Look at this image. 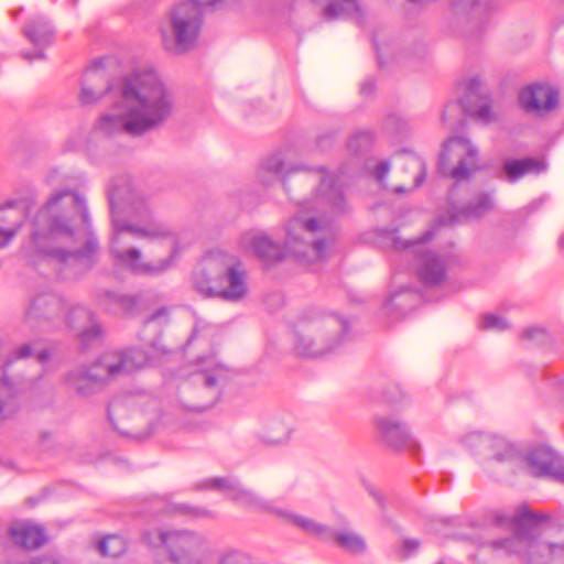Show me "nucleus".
Segmentation results:
<instances>
[{"mask_svg":"<svg viewBox=\"0 0 564 564\" xmlns=\"http://www.w3.org/2000/svg\"><path fill=\"white\" fill-rule=\"evenodd\" d=\"M347 322L335 314L312 312L294 327L293 349L297 356L318 358L333 351L347 333Z\"/></svg>","mask_w":564,"mask_h":564,"instance_id":"obj_8","label":"nucleus"},{"mask_svg":"<svg viewBox=\"0 0 564 564\" xmlns=\"http://www.w3.org/2000/svg\"><path fill=\"white\" fill-rule=\"evenodd\" d=\"M123 411V406L119 401H112L108 406V417L111 421L115 429L119 430V426L116 423V417L121 414Z\"/></svg>","mask_w":564,"mask_h":564,"instance_id":"obj_38","label":"nucleus"},{"mask_svg":"<svg viewBox=\"0 0 564 564\" xmlns=\"http://www.w3.org/2000/svg\"><path fill=\"white\" fill-rule=\"evenodd\" d=\"M489 4H490V0H473L471 1V7H475V9L481 8V7H484L485 9H488Z\"/></svg>","mask_w":564,"mask_h":564,"instance_id":"obj_44","label":"nucleus"},{"mask_svg":"<svg viewBox=\"0 0 564 564\" xmlns=\"http://www.w3.org/2000/svg\"><path fill=\"white\" fill-rule=\"evenodd\" d=\"M196 489L221 491L228 499L249 509L270 513L284 523L294 525L304 533L321 541L328 542L330 528L305 516L278 507L273 500H268L257 492L245 488L235 477H212L195 485Z\"/></svg>","mask_w":564,"mask_h":564,"instance_id":"obj_7","label":"nucleus"},{"mask_svg":"<svg viewBox=\"0 0 564 564\" xmlns=\"http://www.w3.org/2000/svg\"><path fill=\"white\" fill-rule=\"evenodd\" d=\"M523 335L530 339H535V338L539 339V338H543L545 336V333L542 328L532 327V328L525 329Z\"/></svg>","mask_w":564,"mask_h":564,"instance_id":"obj_42","label":"nucleus"},{"mask_svg":"<svg viewBox=\"0 0 564 564\" xmlns=\"http://www.w3.org/2000/svg\"><path fill=\"white\" fill-rule=\"evenodd\" d=\"M494 207V202L488 194H481L469 205L463 208L454 207L447 220L441 219L443 224L454 225L462 221L477 219L486 215Z\"/></svg>","mask_w":564,"mask_h":564,"instance_id":"obj_24","label":"nucleus"},{"mask_svg":"<svg viewBox=\"0 0 564 564\" xmlns=\"http://www.w3.org/2000/svg\"><path fill=\"white\" fill-rule=\"evenodd\" d=\"M221 0H187L176 4L160 28L162 45L171 54L192 50L198 39L205 6L216 7Z\"/></svg>","mask_w":564,"mask_h":564,"instance_id":"obj_10","label":"nucleus"},{"mask_svg":"<svg viewBox=\"0 0 564 564\" xmlns=\"http://www.w3.org/2000/svg\"><path fill=\"white\" fill-rule=\"evenodd\" d=\"M91 313L84 306L77 305L72 307L66 316V322L70 327H76V324H85L91 322Z\"/></svg>","mask_w":564,"mask_h":564,"instance_id":"obj_34","label":"nucleus"},{"mask_svg":"<svg viewBox=\"0 0 564 564\" xmlns=\"http://www.w3.org/2000/svg\"><path fill=\"white\" fill-rule=\"evenodd\" d=\"M105 97L112 104L95 130L108 137L120 132L141 137L155 131L172 117L175 107L173 93L156 70L138 68L115 84L101 63H96L84 73L79 101L93 105Z\"/></svg>","mask_w":564,"mask_h":564,"instance_id":"obj_2","label":"nucleus"},{"mask_svg":"<svg viewBox=\"0 0 564 564\" xmlns=\"http://www.w3.org/2000/svg\"><path fill=\"white\" fill-rule=\"evenodd\" d=\"M288 235L284 239V246L272 240L269 235L259 229H250L242 232L238 240L239 249L246 254H254L260 260L268 264L281 261L284 258L285 251L292 253L299 261L306 263H314L327 259L334 251L335 245V229L333 228V239L329 249L318 258L301 254L292 250L286 243Z\"/></svg>","mask_w":564,"mask_h":564,"instance_id":"obj_11","label":"nucleus"},{"mask_svg":"<svg viewBox=\"0 0 564 564\" xmlns=\"http://www.w3.org/2000/svg\"><path fill=\"white\" fill-rule=\"evenodd\" d=\"M15 354H17L18 358H25V357L31 356L32 348L30 345H23L17 349Z\"/></svg>","mask_w":564,"mask_h":564,"instance_id":"obj_43","label":"nucleus"},{"mask_svg":"<svg viewBox=\"0 0 564 564\" xmlns=\"http://www.w3.org/2000/svg\"><path fill=\"white\" fill-rule=\"evenodd\" d=\"M373 425L379 441L388 448L393 451L408 448L413 454L420 452L421 445L408 425L394 415L377 414Z\"/></svg>","mask_w":564,"mask_h":564,"instance_id":"obj_17","label":"nucleus"},{"mask_svg":"<svg viewBox=\"0 0 564 564\" xmlns=\"http://www.w3.org/2000/svg\"><path fill=\"white\" fill-rule=\"evenodd\" d=\"M149 364V356L143 349L133 348L127 351H110L105 354L97 364L88 368L69 371L65 382L80 395L94 393L97 384L108 377L127 375L142 369Z\"/></svg>","mask_w":564,"mask_h":564,"instance_id":"obj_9","label":"nucleus"},{"mask_svg":"<svg viewBox=\"0 0 564 564\" xmlns=\"http://www.w3.org/2000/svg\"><path fill=\"white\" fill-rule=\"evenodd\" d=\"M215 564H254L252 557L237 549H225L217 555Z\"/></svg>","mask_w":564,"mask_h":564,"instance_id":"obj_33","label":"nucleus"},{"mask_svg":"<svg viewBox=\"0 0 564 564\" xmlns=\"http://www.w3.org/2000/svg\"><path fill=\"white\" fill-rule=\"evenodd\" d=\"M127 549L124 539L117 534H110L98 542V551L104 556L116 557Z\"/></svg>","mask_w":564,"mask_h":564,"instance_id":"obj_30","label":"nucleus"},{"mask_svg":"<svg viewBox=\"0 0 564 564\" xmlns=\"http://www.w3.org/2000/svg\"><path fill=\"white\" fill-rule=\"evenodd\" d=\"M65 304L63 300L53 293L37 294L26 310L29 319H54L64 315Z\"/></svg>","mask_w":564,"mask_h":564,"instance_id":"obj_23","label":"nucleus"},{"mask_svg":"<svg viewBox=\"0 0 564 564\" xmlns=\"http://www.w3.org/2000/svg\"><path fill=\"white\" fill-rule=\"evenodd\" d=\"M430 238V231L415 241L394 238V247L397 249L413 248L416 254L415 268L419 276L425 284L435 285L444 281L446 276L447 259L424 249L423 242Z\"/></svg>","mask_w":564,"mask_h":564,"instance_id":"obj_16","label":"nucleus"},{"mask_svg":"<svg viewBox=\"0 0 564 564\" xmlns=\"http://www.w3.org/2000/svg\"><path fill=\"white\" fill-rule=\"evenodd\" d=\"M390 170L388 162H380L375 169V177L378 182H382L384 177L388 175Z\"/></svg>","mask_w":564,"mask_h":564,"instance_id":"obj_39","label":"nucleus"},{"mask_svg":"<svg viewBox=\"0 0 564 564\" xmlns=\"http://www.w3.org/2000/svg\"><path fill=\"white\" fill-rule=\"evenodd\" d=\"M560 243H561L562 247H564V237L561 238Z\"/></svg>","mask_w":564,"mask_h":564,"instance_id":"obj_54","label":"nucleus"},{"mask_svg":"<svg viewBox=\"0 0 564 564\" xmlns=\"http://www.w3.org/2000/svg\"><path fill=\"white\" fill-rule=\"evenodd\" d=\"M14 411V392L12 383L7 377H0V417Z\"/></svg>","mask_w":564,"mask_h":564,"instance_id":"obj_31","label":"nucleus"},{"mask_svg":"<svg viewBox=\"0 0 564 564\" xmlns=\"http://www.w3.org/2000/svg\"><path fill=\"white\" fill-rule=\"evenodd\" d=\"M112 236L110 252L117 263L139 274H160L171 269L194 241L189 229H176L153 217L142 193L123 178L109 185Z\"/></svg>","mask_w":564,"mask_h":564,"instance_id":"obj_1","label":"nucleus"},{"mask_svg":"<svg viewBox=\"0 0 564 564\" xmlns=\"http://www.w3.org/2000/svg\"><path fill=\"white\" fill-rule=\"evenodd\" d=\"M177 509H180V511H182V512H189L188 507H186V506H180V507H177Z\"/></svg>","mask_w":564,"mask_h":564,"instance_id":"obj_50","label":"nucleus"},{"mask_svg":"<svg viewBox=\"0 0 564 564\" xmlns=\"http://www.w3.org/2000/svg\"><path fill=\"white\" fill-rule=\"evenodd\" d=\"M294 431L291 416L274 415L262 420L253 430L252 437L262 447H282L291 442Z\"/></svg>","mask_w":564,"mask_h":564,"instance_id":"obj_18","label":"nucleus"},{"mask_svg":"<svg viewBox=\"0 0 564 564\" xmlns=\"http://www.w3.org/2000/svg\"><path fill=\"white\" fill-rule=\"evenodd\" d=\"M24 224L23 212L15 207L14 200L0 205V249L8 247Z\"/></svg>","mask_w":564,"mask_h":564,"instance_id":"obj_21","label":"nucleus"},{"mask_svg":"<svg viewBox=\"0 0 564 564\" xmlns=\"http://www.w3.org/2000/svg\"><path fill=\"white\" fill-rule=\"evenodd\" d=\"M156 505H163V501L162 500H156L155 502Z\"/></svg>","mask_w":564,"mask_h":564,"instance_id":"obj_55","label":"nucleus"},{"mask_svg":"<svg viewBox=\"0 0 564 564\" xmlns=\"http://www.w3.org/2000/svg\"><path fill=\"white\" fill-rule=\"evenodd\" d=\"M399 160L401 161V164L404 170H406V171L413 170L417 173L414 177L413 187L420 186L424 182V178H425L424 162L420 158H417L415 155H411L409 153L402 154L399 158Z\"/></svg>","mask_w":564,"mask_h":564,"instance_id":"obj_32","label":"nucleus"},{"mask_svg":"<svg viewBox=\"0 0 564 564\" xmlns=\"http://www.w3.org/2000/svg\"><path fill=\"white\" fill-rule=\"evenodd\" d=\"M197 362L200 368L195 375V382L203 383L206 388H214L225 375L224 367L214 357H202Z\"/></svg>","mask_w":564,"mask_h":564,"instance_id":"obj_29","label":"nucleus"},{"mask_svg":"<svg viewBox=\"0 0 564 564\" xmlns=\"http://www.w3.org/2000/svg\"><path fill=\"white\" fill-rule=\"evenodd\" d=\"M398 296H399V293H392V294H390V295H389V297H388V300H387V302L384 303V306H386L387 308H390V307L393 305V303H394V301H395V299H397Z\"/></svg>","mask_w":564,"mask_h":564,"instance_id":"obj_46","label":"nucleus"},{"mask_svg":"<svg viewBox=\"0 0 564 564\" xmlns=\"http://www.w3.org/2000/svg\"><path fill=\"white\" fill-rule=\"evenodd\" d=\"M420 546V542L415 539H406L403 541V552L404 556H410L414 553Z\"/></svg>","mask_w":564,"mask_h":564,"instance_id":"obj_41","label":"nucleus"},{"mask_svg":"<svg viewBox=\"0 0 564 564\" xmlns=\"http://www.w3.org/2000/svg\"><path fill=\"white\" fill-rule=\"evenodd\" d=\"M395 192H398V193H403V192H404V188H403V187H397V188H395Z\"/></svg>","mask_w":564,"mask_h":564,"instance_id":"obj_52","label":"nucleus"},{"mask_svg":"<svg viewBox=\"0 0 564 564\" xmlns=\"http://www.w3.org/2000/svg\"><path fill=\"white\" fill-rule=\"evenodd\" d=\"M479 327L482 329H490V330H505L509 327V322L496 314H486L482 316Z\"/></svg>","mask_w":564,"mask_h":564,"instance_id":"obj_35","label":"nucleus"},{"mask_svg":"<svg viewBox=\"0 0 564 564\" xmlns=\"http://www.w3.org/2000/svg\"><path fill=\"white\" fill-rule=\"evenodd\" d=\"M198 337H199V332H198V329H197V328H195V329H194V332H193V335H192V340H195V339H197Z\"/></svg>","mask_w":564,"mask_h":564,"instance_id":"obj_49","label":"nucleus"},{"mask_svg":"<svg viewBox=\"0 0 564 564\" xmlns=\"http://www.w3.org/2000/svg\"><path fill=\"white\" fill-rule=\"evenodd\" d=\"M370 142V134L367 132L356 133L348 143L349 149L357 151L361 145H366Z\"/></svg>","mask_w":564,"mask_h":564,"instance_id":"obj_37","label":"nucleus"},{"mask_svg":"<svg viewBox=\"0 0 564 564\" xmlns=\"http://www.w3.org/2000/svg\"><path fill=\"white\" fill-rule=\"evenodd\" d=\"M10 532L14 543L24 549L40 547L46 540L42 528L26 522L15 523Z\"/></svg>","mask_w":564,"mask_h":564,"instance_id":"obj_26","label":"nucleus"},{"mask_svg":"<svg viewBox=\"0 0 564 564\" xmlns=\"http://www.w3.org/2000/svg\"><path fill=\"white\" fill-rule=\"evenodd\" d=\"M31 564H59L54 557H44L41 561H34Z\"/></svg>","mask_w":564,"mask_h":564,"instance_id":"obj_45","label":"nucleus"},{"mask_svg":"<svg viewBox=\"0 0 564 564\" xmlns=\"http://www.w3.org/2000/svg\"><path fill=\"white\" fill-rule=\"evenodd\" d=\"M221 250L209 251L191 274L192 289L204 299L216 297L217 279L220 274Z\"/></svg>","mask_w":564,"mask_h":564,"instance_id":"obj_19","label":"nucleus"},{"mask_svg":"<svg viewBox=\"0 0 564 564\" xmlns=\"http://www.w3.org/2000/svg\"><path fill=\"white\" fill-rule=\"evenodd\" d=\"M159 322V324H163L167 322V311L166 308L162 307L158 310L151 317L147 319V323H155Z\"/></svg>","mask_w":564,"mask_h":564,"instance_id":"obj_40","label":"nucleus"},{"mask_svg":"<svg viewBox=\"0 0 564 564\" xmlns=\"http://www.w3.org/2000/svg\"><path fill=\"white\" fill-rule=\"evenodd\" d=\"M477 166V150L469 140L452 137L443 145L438 167L444 175L455 181H465Z\"/></svg>","mask_w":564,"mask_h":564,"instance_id":"obj_12","label":"nucleus"},{"mask_svg":"<svg viewBox=\"0 0 564 564\" xmlns=\"http://www.w3.org/2000/svg\"><path fill=\"white\" fill-rule=\"evenodd\" d=\"M546 170L542 158L508 159L503 162V171L509 182L514 183L525 175H539Z\"/></svg>","mask_w":564,"mask_h":564,"instance_id":"obj_25","label":"nucleus"},{"mask_svg":"<svg viewBox=\"0 0 564 564\" xmlns=\"http://www.w3.org/2000/svg\"><path fill=\"white\" fill-rule=\"evenodd\" d=\"M23 33L39 51L34 54L23 53L22 56L30 62L35 58H44L42 50L50 45L53 39V30L48 21L43 18H34L26 23Z\"/></svg>","mask_w":564,"mask_h":564,"instance_id":"obj_22","label":"nucleus"},{"mask_svg":"<svg viewBox=\"0 0 564 564\" xmlns=\"http://www.w3.org/2000/svg\"><path fill=\"white\" fill-rule=\"evenodd\" d=\"M542 517L520 507L510 518L513 535L494 542V546L514 552L528 564H564V543H552L541 530Z\"/></svg>","mask_w":564,"mask_h":564,"instance_id":"obj_6","label":"nucleus"},{"mask_svg":"<svg viewBox=\"0 0 564 564\" xmlns=\"http://www.w3.org/2000/svg\"><path fill=\"white\" fill-rule=\"evenodd\" d=\"M519 101L528 112L545 113L555 108L557 91L550 85L532 84L521 90Z\"/></svg>","mask_w":564,"mask_h":564,"instance_id":"obj_20","label":"nucleus"},{"mask_svg":"<svg viewBox=\"0 0 564 564\" xmlns=\"http://www.w3.org/2000/svg\"><path fill=\"white\" fill-rule=\"evenodd\" d=\"M36 358L39 361L44 362L45 360L48 359V352L46 350H42L36 354Z\"/></svg>","mask_w":564,"mask_h":564,"instance_id":"obj_47","label":"nucleus"},{"mask_svg":"<svg viewBox=\"0 0 564 564\" xmlns=\"http://www.w3.org/2000/svg\"><path fill=\"white\" fill-rule=\"evenodd\" d=\"M192 512H193L195 516H200V514H203V513H204L203 511H200V510H198V509H195V510H193Z\"/></svg>","mask_w":564,"mask_h":564,"instance_id":"obj_51","label":"nucleus"},{"mask_svg":"<svg viewBox=\"0 0 564 564\" xmlns=\"http://www.w3.org/2000/svg\"><path fill=\"white\" fill-rule=\"evenodd\" d=\"M323 6L322 15L325 20L332 21L344 17H350L358 12L357 0H312Z\"/></svg>","mask_w":564,"mask_h":564,"instance_id":"obj_27","label":"nucleus"},{"mask_svg":"<svg viewBox=\"0 0 564 564\" xmlns=\"http://www.w3.org/2000/svg\"><path fill=\"white\" fill-rule=\"evenodd\" d=\"M220 268L216 297L230 303L242 301L249 291L248 273L245 265L234 256L223 251Z\"/></svg>","mask_w":564,"mask_h":564,"instance_id":"obj_15","label":"nucleus"},{"mask_svg":"<svg viewBox=\"0 0 564 564\" xmlns=\"http://www.w3.org/2000/svg\"><path fill=\"white\" fill-rule=\"evenodd\" d=\"M402 293L409 294V289L408 288H402Z\"/></svg>","mask_w":564,"mask_h":564,"instance_id":"obj_53","label":"nucleus"},{"mask_svg":"<svg viewBox=\"0 0 564 564\" xmlns=\"http://www.w3.org/2000/svg\"><path fill=\"white\" fill-rule=\"evenodd\" d=\"M466 112L481 122H490L494 115L490 109L489 98L479 78L473 77L466 84V97L459 102H451L446 105L442 121L453 124L452 118Z\"/></svg>","mask_w":564,"mask_h":564,"instance_id":"obj_14","label":"nucleus"},{"mask_svg":"<svg viewBox=\"0 0 564 564\" xmlns=\"http://www.w3.org/2000/svg\"><path fill=\"white\" fill-rule=\"evenodd\" d=\"M329 541H333L338 547H341L352 554H362L367 550L365 539L352 530L330 529Z\"/></svg>","mask_w":564,"mask_h":564,"instance_id":"obj_28","label":"nucleus"},{"mask_svg":"<svg viewBox=\"0 0 564 564\" xmlns=\"http://www.w3.org/2000/svg\"><path fill=\"white\" fill-rule=\"evenodd\" d=\"M101 334V326L96 323H91L88 327H86L79 333V338L83 345H88L94 340L99 339Z\"/></svg>","mask_w":564,"mask_h":564,"instance_id":"obj_36","label":"nucleus"},{"mask_svg":"<svg viewBox=\"0 0 564 564\" xmlns=\"http://www.w3.org/2000/svg\"><path fill=\"white\" fill-rule=\"evenodd\" d=\"M464 444L471 451L488 449L497 462H511L534 477H545L564 484V458L546 445L518 449L501 437L478 432L469 433Z\"/></svg>","mask_w":564,"mask_h":564,"instance_id":"obj_5","label":"nucleus"},{"mask_svg":"<svg viewBox=\"0 0 564 564\" xmlns=\"http://www.w3.org/2000/svg\"><path fill=\"white\" fill-rule=\"evenodd\" d=\"M372 496L375 497V499L378 501V503H381L382 501V497L380 494L378 492H373Z\"/></svg>","mask_w":564,"mask_h":564,"instance_id":"obj_48","label":"nucleus"},{"mask_svg":"<svg viewBox=\"0 0 564 564\" xmlns=\"http://www.w3.org/2000/svg\"><path fill=\"white\" fill-rule=\"evenodd\" d=\"M159 539L169 554L172 564H203L206 539L194 531H160Z\"/></svg>","mask_w":564,"mask_h":564,"instance_id":"obj_13","label":"nucleus"},{"mask_svg":"<svg viewBox=\"0 0 564 564\" xmlns=\"http://www.w3.org/2000/svg\"><path fill=\"white\" fill-rule=\"evenodd\" d=\"M99 250L85 198L72 191L53 194L39 209L30 239L22 247L26 259L90 265Z\"/></svg>","mask_w":564,"mask_h":564,"instance_id":"obj_4","label":"nucleus"},{"mask_svg":"<svg viewBox=\"0 0 564 564\" xmlns=\"http://www.w3.org/2000/svg\"><path fill=\"white\" fill-rule=\"evenodd\" d=\"M256 180L265 187L281 181L288 194L295 191L293 180L296 186L312 187L308 197L296 200L299 210L289 221L286 243L301 254L322 257L332 243L334 218L348 210L337 177L324 169L289 163L275 153L260 162Z\"/></svg>","mask_w":564,"mask_h":564,"instance_id":"obj_3","label":"nucleus"}]
</instances>
